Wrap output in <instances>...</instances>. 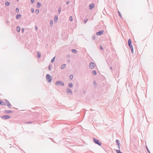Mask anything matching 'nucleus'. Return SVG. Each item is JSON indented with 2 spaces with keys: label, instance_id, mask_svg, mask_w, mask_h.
<instances>
[{
  "label": "nucleus",
  "instance_id": "nucleus-2",
  "mask_svg": "<svg viewBox=\"0 0 153 153\" xmlns=\"http://www.w3.org/2000/svg\"><path fill=\"white\" fill-rule=\"evenodd\" d=\"M46 78L48 82H50L51 81L52 77L49 74H47L46 75Z\"/></svg>",
  "mask_w": 153,
  "mask_h": 153
},
{
  "label": "nucleus",
  "instance_id": "nucleus-31",
  "mask_svg": "<svg viewBox=\"0 0 153 153\" xmlns=\"http://www.w3.org/2000/svg\"><path fill=\"white\" fill-rule=\"evenodd\" d=\"M73 77V76L72 74H71L70 76V78L71 79H72Z\"/></svg>",
  "mask_w": 153,
  "mask_h": 153
},
{
  "label": "nucleus",
  "instance_id": "nucleus-46",
  "mask_svg": "<svg viewBox=\"0 0 153 153\" xmlns=\"http://www.w3.org/2000/svg\"><path fill=\"white\" fill-rule=\"evenodd\" d=\"M2 102V101L0 100V105H1Z\"/></svg>",
  "mask_w": 153,
  "mask_h": 153
},
{
  "label": "nucleus",
  "instance_id": "nucleus-51",
  "mask_svg": "<svg viewBox=\"0 0 153 153\" xmlns=\"http://www.w3.org/2000/svg\"><path fill=\"white\" fill-rule=\"evenodd\" d=\"M7 23H9V21H7Z\"/></svg>",
  "mask_w": 153,
  "mask_h": 153
},
{
  "label": "nucleus",
  "instance_id": "nucleus-45",
  "mask_svg": "<svg viewBox=\"0 0 153 153\" xmlns=\"http://www.w3.org/2000/svg\"><path fill=\"white\" fill-rule=\"evenodd\" d=\"M31 2L32 3H33L35 1V0H31Z\"/></svg>",
  "mask_w": 153,
  "mask_h": 153
},
{
  "label": "nucleus",
  "instance_id": "nucleus-38",
  "mask_svg": "<svg viewBox=\"0 0 153 153\" xmlns=\"http://www.w3.org/2000/svg\"><path fill=\"white\" fill-rule=\"evenodd\" d=\"M6 105L5 104V103L4 102H2V104H1V105Z\"/></svg>",
  "mask_w": 153,
  "mask_h": 153
},
{
  "label": "nucleus",
  "instance_id": "nucleus-37",
  "mask_svg": "<svg viewBox=\"0 0 153 153\" xmlns=\"http://www.w3.org/2000/svg\"><path fill=\"white\" fill-rule=\"evenodd\" d=\"M116 144L120 143L119 141V140H116Z\"/></svg>",
  "mask_w": 153,
  "mask_h": 153
},
{
  "label": "nucleus",
  "instance_id": "nucleus-29",
  "mask_svg": "<svg viewBox=\"0 0 153 153\" xmlns=\"http://www.w3.org/2000/svg\"><path fill=\"white\" fill-rule=\"evenodd\" d=\"M131 50V52L132 53H133L134 52H133V47H132L131 48H130Z\"/></svg>",
  "mask_w": 153,
  "mask_h": 153
},
{
  "label": "nucleus",
  "instance_id": "nucleus-13",
  "mask_svg": "<svg viewBox=\"0 0 153 153\" xmlns=\"http://www.w3.org/2000/svg\"><path fill=\"white\" fill-rule=\"evenodd\" d=\"M93 87L94 88H96L97 87V85L96 84V82L95 81H93Z\"/></svg>",
  "mask_w": 153,
  "mask_h": 153
},
{
  "label": "nucleus",
  "instance_id": "nucleus-24",
  "mask_svg": "<svg viewBox=\"0 0 153 153\" xmlns=\"http://www.w3.org/2000/svg\"><path fill=\"white\" fill-rule=\"evenodd\" d=\"M55 57L54 56L51 60V63H53V62L54 61V60H55Z\"/></svg>",
  "mask_w": 153,
  "mask_h": 153
},
{
  "label": "nucleus",
  "instance_id": "nucleus-48",
  "mask_svg": "<svg viewBox=\"0 0 153 153\" xmlns=\"http://www.w3.org/2000/svg\"><path fill=\"white\" fill-rule=\"evenodd\" d=\"M35 27V29H36V30H37V29H38V28H37V26H36Z\"/></svg>",
  "mask_w": 153,
  "mask_h": 153
},
{
  "label": "nucleus",
  "instance_id": "nucleus-23",
  "mask_svg": "<svg viewBox=\"0 0 153 153\" xmlns=\"http://www.w3.org/2000/svg\"><path fill=\"white\" fill-rule=\"evenodd\" d=\"M37 56L39 58L41 57V54L39 52H37Z\"/></svg>",
  "mask_w": 153,
  "mask_h": 153
},
{
  "label": "nucleus",
  "instance_id": "nucleus-17",
  "mask_svg": "<svg viewBox=\"0 0 153 153\" xmlns=\"http://www.w3.org/2000/svg\"><path fill=\"white\" fill-rule=\"evenodd\" d=\"M16 30L17 32H19L20 31V27L19 26H18L17 27Z\"/></svg>",
  "mask_w": 153,
  "mask_h": 153
},
{
  "label": "nucleus",
  "instance_id": "nucleus-41",
  "mask_svg": "<svg viewBox=\"0 0 153 153\" xmlns=\"http://www.w3.org/2000/svg\"><path fill=\"white\" fill-rule=\"evenodd\" d=\"M53 23V21L52 20H51L50 21V24L51 25V26H52V25Z\"/></svg>",
  "mask_w": 153,
  "mask_h": 153
},
{
  "label": "nucleus",
  "instance_id": "nucleus-32",
  "mask_svg": "<svg viewBox=\"0 0 153 153\" xmlns=\"http://www.w3.org/2000/svg\"><path fill=\"white\" fill-rule=\"evenodd\" d=\"M146 149H147V151L148 152H149V153H150V152L147 146H146Z\"/></svg>",
  "mask_w": 153,
  "mask_h": 153
},
{
  "label": "nucleus",
  "instance_id": "nucleus-3",
  "mask_svg": "<svg viewBox=\"0 0 153 153\" xmlns=\"http://www.w3.org/2000/svg\"><path fill=\"white\" fill-rule=\"evenodd\" d=\"M96 65L92 62H90L89 65V68H90L93 69L94 68V67L96 66Z\"/></svg>",
  "mask_w": 153,
  "mask_h": 153
},
{
  "label": "nucleus",
  "instance_id": "nucleus-15",
  "mask_svg": "<svg viewBox=\"0 0 153 153\" xmlns=\"http://www.w3.org/2000/svg\"><path fill=\"white\" fill-rule=\"evenodd\" d=\"M21 15L19 14H17L16 15V18L17 19H19L21 17Z\"/></svg>",
  "mask_w": 153,
  "mask_h": 153
},
{
  "label": "nucleus",
  "instance_id": "nucleus-4",
  "mask_svg": "<svg viewBox=\"0 0 153 153\" xmlns=\"http://www.w3.org/2000/svg\"><path fill=\"white\" fill-rule=\"evenodd\" d=\"M10 118V116L9 115H6L1 117V118L2 119H8Z\"/></svg>",
  "mask_w": 153,
  "mask_h": 153
},
{
  "label": "nucleus",
  "instance_id": "nucleus-19",
  "mask_svg": "<svg viewBox=\"0 0 153 153\" xmlns=\"http://www.w3.org/2000/svg\"><path fill=\"white\" fill-rule=\"evenodd\" d=\"M10 3L9 2L6 1L5 3V4L6 6H8L10 5Z\"/></svg>",
  "mask_w": 153,
  "mask_h": 153
},
{
  "label": "nucleus",
  "instance_id": "nucleus-49",
  "mask_svg": "<svg viewBox=\"0 0 153 153\" xmlns=\"http://www.w3.org/2000/svg\"><path fill=\"white\" fill-rule=\"evenodd\" d=\"M67 62H68L69 63L70 62V60L69 59L68 60Z\"/></svg>",
  "mask_w": 153,
  "mask_h": 153
},
{
  "label": "nucleus",
  "instance_id": "nucleus-33",
  "mask_svg": "<svg viewBox=\"0 0 153 153\" xmlns=\"http://www.w3.org/2000/svg\"><path fill=\"white\" fill-rule=\"evenodd\" d=\"M16 11L17 13H18L19 11V9L18 8H17L16 9Z\"/></svg>",
  "mask_w": 153,
  "mask_h": 153
},
{
  "label": "nucleus",
  "instance_id": "nucleus-26",
  "mask_svg": "<svg viewBox=\"0 0 153 153\" xmlns=\"http://www.w3.org/2000/svg\"><path fill=\"white\" fill-rule=\"evenodd\" d=\"M116 152L117 153H122L120 150L118 149L116 150Z\"/></svg>",
  "mask_w": 153,
  "mask_h": 153
},
{
  "label": "nucleus",
  "instance_id": "nucleus-40",
  "mask_svg": "<svg viewBox=\"0 0 153 153\" xmlns=\"http://www.w3.org/2000/svg\"><path fill=\"white\" fill-rule=\"evenodd\" d=\"M24 28H22V32L23 33L24 32Z\"/></svg>",
  "mask_w": 153,
  "mask_h": 153
},
{
  "label": "nucleus",
  "instance_id": "nucleus-55",
  "mask_svg": "<svg viewBox=\"0 0 153 153\" xmlns=\"http://www.w3.org/2000/svg\"><path fill=\"white\" fill-rule=\"evenodd\" d=\"M84 92H85V91H84Z\"/></svg>",
  "mask_w": 153,
  "mask_h": 153
},
{
  "label": "nucleus",
  "instance_id": "nucleus-53",
  "mask_svg": "<svg viewBox=\"0 0 153 153\" xmlns=\"http://www.w3.org/2000/svg\"><path fill=\"white\" fill-rule=\"evenodd\" d=\"M70 57V56L69 55H68V57Z\"/></svg>",
  "mask_w": 153,
  "mask_h": 153
},
{
  "label": "nucleus",
  "instance_id": "nucleus-43",
  "mask_svg": "<svg viewBox=\"0 0 153 153\" xmlns=\"http://www.w3.org/2000/svg\"><path fill=\"white\" fill-rule=\"evenodd\" d=\"M95 39V36H93L92 37V39H93V40H94Z\"/></svg>",
  "mask_w": 153,
  "mask_h": 153
},
{
  "label": "nucleus",
  "instance_id": "nucleus-1",
  "mask_svg": "<svg viewBox=\"0 0 153 153\" xmlns=\"http://www.w3.org/2000/svg\"><path fill=\"white\" fill-rule=\"evenodd\" d=\"M93 140L94 142L96 144H98V145L100 146L101 145V143L99 141L96 139L94 137L93 138Z\"/></svg>",
  "mask_w": 153,
  "mask_h": 153
},
{
  "label": "nucleus",
  "instance_id": "nucleus-7",
  "mask_svg": "<svg viewBox=\"0 0 153 153\" xmlns=\"http://www.w3.org/2000/svg\"><path fill=\"white\" fill-rule=\"evenodd\" d=\"M128 44L130 48L133 47L131 44V41L130 39H129L128 40Z\"/></svg>",
  "mask_w": 153,
  "mask_h": 153
},
{
  "label": "nucleus",
  "instance_id": "nucleus-8",
  "mask_svg": "<svg viewBox=\"0 0 153 153\" xmlns=\"http://www.w3.org/2000/svg\"><path fill=\"white\" fill-rule=\"evenodd\" d=\"M104 32V31L102 30H101L98 32H97L96 33V34L98 36H100Z\"/></svg>",
  "mask_w": 153,
  "mask_h": 153
},
{
  "label": "nucleus",
  "instance_id": "nucleus-16",
  "mask_svg": "<svg viewBox=\"0 0 153 153\" xmlns=\"http://www.w3.org/2000/svg\"><path fill=\"white\" fill-rule=\"evenodd\" d=\"M72 52L76 54L77 53V51L75 49H72L71 50Z\"/></svg>",
  "mask_w": 153,
  "mask_h": 153
},
{
  "label": "nucleus",
  "instance_id": "nucleus-27",
  "mask_svg": "<svg viewBox=\"0 0 153 153\" xmlns=\"http://www.w3.org/2000/svg\"><path fill=\"white\" fill-rule=\"evenodd\" d=\"M35 12L37 14H38L39 13V9H36L35 11Z\"/></svg>",
  "mask_w": 153,
  "mask_h": 153
},
{
  "label": "nucleus",
  "instance_id": "nucleus-9",
  "mask_svg": "<svg viewBox=\"0 0 153 153\" xmlns=\"http://www.w3.org/2000/svg\"><path fill=\"white\" fill-rule=\"evenodd\" d=\"M66 93H67L68 94L70 93V94L71 95L72 94H73L72 90L68 88H67Z\"/></svg>",
  "mask_w": 153,
  "mask_h": 153
},
{
  "label": "nucleus",
  "instance_id": "nucleus-39",
  "mask_svg": "<svg viewBox=\"0 0 153 153\" xmlns=\"http://www.w3.org/2000/svg\"><path fill=\"white\" fill-rule=\"evenodd\" d=\"M100 49L101 50H102L103 49V47L101 45L100 46Z\"/></svg>",
  "mask_w": 153,
  "mask_h": 153
},
{
  "label": "nucleus",
  "instance_id": "nucleus-14",
  "mask_svg": "<svg viewBox=\"0 0 153 153\" xmlns=\"http://www.w3.org/2000/svg\"><path fill=\"white\" fill-rule=\"evenodd\" d=\"M58 19V16L57 15L55 16L54 17V21L55 22H56Z\"/></svg>",
  "mask_w": 153,
  "mask_h": 153
},
{
  "label": "nucleus",
  "instance_id": "nucleus-22",
  "mask_svg": "<svg viewBox=\"0 0 153 153\" xmlns=\"http://www.w3.org/2000/svg\"><path fill=\"white\" fill-rule=\"evenodd\" d=\"M61 7L60 6L59 7V9H58V12L59 14L61 12Z\"/></svg>",
  "mask_w": 153,
  "mask_h": 153
},
{
  "label": "nucleus",
  "instance_id": "nucleus-12",
  "mask_svg": "<svg viewBox=\"0 0 153 153\" xmlns=\"http://www.w3.org/2000/svg\"><path fill=\"white\" fill-rule=\"evenodd\" d=\"M6 104L7 105L8 107L9 108H10L11 107V104L8 101H7V102H6Z\"/></svg>",
  "mask_w": 153,
  "mask_h": 153
},
{
  "label": "nucleus",
  "instance_id": "nucleus-6",
  "mask_svg": "<svg viewBox=\"0 0 153 153\" xmlns=\"http://www.w3.org/2000/svg\"><path fill=\"white\" fill-rule=\"evenodd\" d=\"M56 85H60L61 86H63L64 85V83L60 81H56L55 83Z\"/></svg>",
  "mask_w": 153,
  "mask_h": 153
},
{
  "label": "nucleus",
  "instance_id": "nucleus-25",
  "mask_svg": "<svg viewBox=\"0 0 153 153\" xmlns=\"http://www.w3.org/2000/svg\"><path fill=\"white\" fill-rule=\"evenodd\" d=\"M73 84L72 83H70L68 84V86L70 88H71L73 87Z\"/></svg>",
  "mask_w": 153,
  "mask_h": 153
},
{
  "label": "nucleus",
  "instance_id": "nucleus-35",
  "mask_svg": "<svg viewBox=\"0 0 153 153\" xmlns=\"http://www.w3.org/2000/svg\"><path fill=\"white\" fill-rule=\"evenodd\" d=\"M117 145L118 146V149H120V143H119L118 144H117Z\"/></svg>",
  "mask_w": 153,
  "mask_h": 153
},
{
  "label": "nucleus",
  "instance_id": "nucleus-52",
  "mask_svg": "<svg viewBox=\"0 0 153 153\" xmlns=\"http://www.w3.org/2000/svg\"><path fill=\"white\" fill-rule=\"evenodd\" d=\"M108 85V87H110V86H109V85Z\"/></svg>",
  "mask_w": 153,
  "mask_h": 153
},
{
  "label": "nucleus",
  "instance_id": "nucleus-50",
  "mask_svg": "<svg viewBox=\"0 0 153 153\" xmlns=\"http://www.w3.org/2000/svg\"><path fill=\"white\" fill-rule=\"evenodd\" d=\"M5 101H6V102H7V101H8L6 99H5Z\"/></svg>",
  "mask_w": 153,
  "mask_h": 153
},
{
  "label": "nucleus",
  "instance_id": "nucleus-42",
  "mask_svg": "<svg viewBox=\"0 0 153 153\" xmlns=\"http://www.w3.org/2000/svg\"><path fill=\"white\" fill-rule=\"evenodd\" d=\"M87 21H88V19H84V22L85 23L87 22Z\"/></svg>",
  "mask_w": 153,
  "mask_h": 153
},
{
  "label": "nucleus",
  "instance_id": "nucleus-5",
  "mask_svg": "<svg viewBox=\"0 0 153 153\" xmlns=\"http://www.w3.org/2000/svg\"><path fill=\"white\" fill-rule=\"evenodd\" d=\"M107 62L108 66L109 67L110 69L111 70H112V65H113L112 62H111V61H110L109 60L107 61Z\"/></svg>",
  "mask_w": 153,
  "mask_h": 153
},
{
  "label": "nucleus",
  "instance_id": "nucleus-21",
  "mask_svg": "<svg viewBox=\"0 0 153 153\" xmlns=\"http://www.w3.org/2000/svg\"><path fill=\"white\" fill-rule=\"evenodd\" d=\"M65 67H66V64H63L61 65V69H63L64 68H65Z\"/></svg>",
  "mask_w": 153,
  "mask_h": 153
},
{
  "label": "nucleus",
  "instance_id": "nucleus-30",
  "mask_svg": "<svg viewBox=\"0 0 153 153\" xmlns=\"http://www.w3.org/2000/svg\"><path fill=\"white\" fill-rule=\"evenodd\" d=\"M69 20L71 21L73 20V18L72 16H71L69 17Z\"/></svg>",
  "mask_w": 153,
  "mask_h": 153
},
{
  "label": "nucleus",
  "instance_id": "nucleus-44",
  "mask_svg": "<svg viewBox=\"0 0 153 153\" xmlns=\"http://www.w3.org/2000/svg\"><path fill=\"white\" fill-rule=\"evenodd\" d=\"M48 69L49 70H51V65H49L48 66Z\"/></svg>",
  "mask_w": 153,
  "mask_h": 153
},
{
  "label": "nucleus",
  "instance_id": "nucleus-47",
  "mask_svg": "<svg viewBox=\"0 0 153 153\" xmlns=\"http://www.w3.org/2000/svg\"><path fill=\"white\" fill-rule=\"evenodd\" d=\"M69 1H67V2H66V4H69Z\"/></svg>",
  "mask_w": 153,
  "mask_h": 153
},
{
  "label": "nucleus",
  "instance_id": "nucleus-54",
  "mask_svg": "<svg viewBox=\"0 0 153 153\" xmlns=\"http://www.w3.org/2000/svg\"><path fill=\"white\" fill-rule=\"evenodd\" d=\"M19 149H20V150H22V149L20 148H19Z\"/></svg>",
  "mask_w": 153,
  "mask_h": 153
},
{
  "label": "nucleus",
  "instance_id": "nucleus-34",
  "mask_svg": "<svg viewBox=\"0 0 153 153\" xmlns=\"http://www.w3.org/2000/svg\"><path fill=\"white\" fill-rule=\"evenodd\" d=\"M33 123V122H27L26 123V124H31Z\"/></svg>",
  "mask_w": 153,
  "mask_h": 153
},
{
  "label": "nucleus",
  "instance_id": "nucleus-10",
  "mask_svg": "<svg viewBox=\"0 0 153 153\" xmlns=\"http://www.w3.org/2000/svg\"><path fill=\"white\" fill-rule=\"evenodd\" d=\"M94 4L92 3L90 4L89 5V9L90 10H91L94 7Z\"/></svg>",
  "mask_w": 153,
  "mask_h": 153
},
{
  "label": "nucleus",
  "instance_id": "nucleus-28",
  "mask_svg": "<svg viewBox=\"0 0 153 153\" xmlns=\"http://www.w3.org/2000/svg\"><path fill=\"white\" fill-rule=\"evenodd\" d=\"M118 14L119 16L120 17V18H122V15L121 14V13H120V12L119 11L118 12Z\"/></svg>",
  "mask_w": 153,
  "mask_h": 153
},
{
  "label": "nucleus",
  "instance_id": "nucleus-20",
  "mask_svg": "<svg viewBox=\"0 0 153 153\" xmlns=\"http://www.w3.org/2000/svg\"><path fill=\"white\" fill-rule=\"evenodd\" d=\"M41 5V4L39 2H38L37 4V7L39 8Z\"/></svg>",
  "mask_w": 153,
  "mask_h": 153
},
{
  "label": "nucleus",
  "instance_id": "nucleus-11",
  "mask_svg": "<svg viewBox=\"0 0 153 153\" xmlns=\"http://www.w3.org/2000/svg\"><path fill=\"white\" fill-rule=\"evenodd\" d=\"M13 111H12L5 110L4 111V113L6 114H8L10 113H12Z\"/></svg>",
  "mask_w": 153,
  "mask_h": 153
},
{
  "label": "nucleus",
  "instance_id": "nucleus-18",
  "mask_svg": "<svg viewBox=\"0 0 153 153\" xmlns=\"http://www.w3.org/2000/svg\"><path fill=\"white\" fill-rule=\"evenodd\" d=\"M93 75L95 76L97 75V72L95 70L93 71L92 72Z\"/></svg>",
  "mask_w": 153,
  "mask_h": 153
},
{
  "label": "nucleus",
  "instance_id": "nucleus-36",
  "mask_svg": "<svg viewBox=\"0 0 153 153\" xmlns=\"http://www.w3.org/2000/svg\"><path fill=\"white\" fill-rule=\"evenodd\" d=\"M31 11L32 13H33L34 11V9L33 8H31Z\"/></svg>",
  "mask_w": 153,
  "mask_h": 153
}]
</instances>
